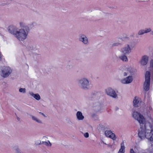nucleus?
I'll list each match as a JSON object with an SVG mask.
<instances>
[{
  "instance_id": "1",
  "label": "nucleus",
  "mask_w": 153,
  "mask_h": 153,
  "mask_svg": "<svg viewBox=\"0 0 153 153\" xmlns=\"http://www.w3.org/2000/svg\"><path fill=\"white\" fill-rule=\"evenodd\" d=\"M132 116L137 120L141 125L138 131V136L142 139L146 138L149 141H153V128L150 127L149 122L146 120L144 116L140 113L133 111L132 113Z\"/></svg>"
},
{
  "instance_id": "2",
  "label": "nucleus",
  "mask_w": 153,
  "mask_h": 153,
  "mask_svg": "<svg viewBox=\"0 0 153 153\" xmlns=\"http://www.w3.org/2000/svg\"><path fill=\"white\" fill-rule=\"evenodd\" d=\"M123 76H128L120 80V82L122 84H127L131 83L133 81V77L132 75L136 72V69L130 65L123 66L121 68Z\"/></svg>"
},
{
  "instance_id": "3",
  "label": "nucleus",
  "mask_w": 153,
  "mask_h": 153,
  "mask_svg": "<svg viewBox=\"0 0 153 153\" xmlns=\"http://www.w3.org/2000/svg\"><path fill=\"white\" fill-rule=\"evenodd\" d=\"M153 77V59H151L150 63L149 71H147L145 74V81L144 83L143 88L146 91L149 89L150 80Z\"/></svg>"
},
{
  "instance_id": "4",
  "label": "nucleus",
  "mask_w": 153,
  "mask_h": 153,
  "mask_svg": "<svg viewBox=\"0 0 153 153\" xmlns=\"http://www.w3.org/2000/svg\"><path fill=\"white\" fill-rule=\"evenodd\" d=\"M29 30L24 28L20 29L16 31L14 34V36L20 41H23L27 37Z\"/></svg>"
},
{
  "instance_id": "5",
  "label": "nucleus",
  "mask_w": 153,
  "mask_h": 153,
  "mask_svg": "<svg viewBox=\"0 0 153 153\" xmlns=\"http://www.w3.org/2000/svg\"><path fill=\"white\" fill-rule=\"evenodd\" d=\"M135 46V44L134 42H130L121 48L120 51L123 54H128L131 52Z\"/></svg>"
},
{
  "instance_id": "6",
  "label": "nucleus",
  "mask_w": 153,
  "mask_h": 153,
  "mask_svg": "<svg viewBox=\"0 0 153 153\" xmlns=\"http://www.w3.org/2000/svg\"><path fill=\"white\" fill-rule=\"evenodd\" d=\"M78 84L81 88L84 90H88L91 87L89 80L86 77H83L79 79Z\"/></svg>"
},
{
  "instance_id": "7",
  "label": "nucleus",
  "mask_w": 153,
  "mask_h": 153,
  "mask_svg": "<svg viewBox=\"0 0 153 153\" xmlns=\"http://www.w3.org/2000/svg\"><path fill=\"white\" fill-rule=\"evenodd\" d=\"M12 69L8 66H4L1 68L0 76L4 78L8 77L12 73Z\"/></svg>"
},
{
  "instance_id": "8",
  "label": "nucleus",
  "mask_w": 153,
  "mask_h": 153,
  "mask_svg": "<svg viewBox=\"0 0 153 153\" xmlns=\"http://www.w3.org/2000/svg\"><path fill=\"white\" fill-rule=\"evenodd\" d=\"M105 92L107 95L112 98L117 99L118 98L117 92L111 88L109 87L106 89Z\"/></svg>"
},
{
  "instance_id": "9",
  "label": "nucleus",
  "mask_w": 153,
  "mask_h": 153,
  "mask_svg": "<svg viewBox=\"0 0 153 153\" xmlns=\"http://www.w3.org/2000/svg\"><path fill=\"white\" fill-rule=\"evenodd\" d=\"M133 102V106L135 107L140 106L142 103L141 99L138 97H134Z\"/></svg>"
},
{
  "instance_id": "10",
  "label": "nucleus",
  "mask_w": 153,
  "mask_h": 153,
  "mask_svg": "<svg viewBox=\"0 0 153 153\" xmlns=\"http://www.w3.org/2000/svg\"><path fill=\"white\" fill-rule=\"evenodd\" d=\"M145 115L146 117L150 118L151 120L152 121V118L153 117V110L152 108L149 107L147 109L146 112L145 113Z\"/></svg>"
},
{
  "instance_id": "11",
  "label": "nucleus",
  "mask_w": 153,
  "mask_h": 153,
  "mask_svg": "<svg viewBox=\"0 0 153 153\" xmlns=\"http://www.w3.org/2000/svg\"><path fill=\"white\" fill-rule=\"evenodd\" d=\"M104 134L106 137L110 138L114 140H115L117 138L115 134L110 130L105 131Z\"/></svg>"
},
{
  "instance_id": "12",
  "label": "nucleus",
  "mask_w": 153,
  "mask_h": 153,
  "mask_svg": "<svg viewBox=\"0 0 153 153\" xmlns=\"http://www.w3.org/2000/svg\"><path fill=\"white\" fill-rule=\"evenodd\" d=\"M79 40L85 45L88 44V41L87 37L84 34H81L79 36Z\"/></svg>"
},
{
  "instance_id": "13",
  "label": "nucleus",
  "mask_w": 153,
  "mask_h": 153,
  "mask_svg": "<svg viewBox=\"0 0 153 153\" xmlns=\"http://www.w3.org/2000/svg\"><path fill=\"white\" fill-rule=\"evenodd\" d=\"M28 94L29 96L33 97L37 101L41 99L40 96L38 93L34 94L33 92L29 91Z\"/></svg>"
},
{
  "instance_id": "14",
  "label": "nucleus",
  "mask_w": 153,
  "mask_h": 153,
  "mask_svg": "<svg viewBox=\"0 0 153 153\" xmlns=\"http://www.w3.org/2000/svg\"><path fill=\"white\" fill-rule=\"evenodd\" d=\"M149 57L148 56L144 55L143 56L140 61V63L142 65H145L147 64L148 61Z\"/></svg>"
},
{
  "instance_id": "15",
  "label": "nucleus",
  "mask_w": 153,
  "mask_h": 153,
  "mask_svg": "<svg viewBox=\"0 0 153 153\" xmlns=\"http://www.w3.org/2000/svg\"><path fill=\"white\" fill-rule=\"evenodd\" d=\"M76 119L78 121H82L85 119V117L81 111H78L76 114Z\"/></svg>"
},
{
  "instance_id": "16",
  "label": "nucleus",
  "mask_w": 153,
  "mask_h": 153,
  "mask_svg": "<svg viewBox=\"0 0 153 153\" xmlns=\"http://www.w3.org/2000/svg\"><path fill=\"white\" fill-rule=\"evenodd\" d=\"M16 27L13 25H11L8 27L9 32L12 34H13L14 36V34L16 33Z\"/></svg>"
},
{
  "instance_id": "17",
  "label": "nucleus",
  "mask_w": 153,
  "mask_h": 153,
  "mask_svg": "<svg viewBox=\"0 0 153 153\" xmlns=\"http://www.w3.org/2000/svg\"><path fill=\"white\" fill-rule=\"evenodd\" d=\"M19 26L20 27L24 28L25 30L28 29L29 30V28L27 24L24 21H21L19 23Z\"/></svg>"
},
{
  "instance_id": "18",
  "label": "nucleus",
  "mask_w": 153,
  "mask_h": 153,
  "mask_svg": "<svg viewBox=\"0 0 153 153\" xmlns=\"http://www.w3.org/2000/svg\"><path fill=\"white\" fill-rule=\"evenodd\" d=\"M125 147L124 143L123 141L120 144V147L118 153H125Z\"/></svg>"
},
{
  "instance_id": "19",
  "label": "nucleus",
  "mask_w": 153,
  "mask_h": 153,
  "mask_svg": "<svg viewBox=\"0 0 153 153\" xmlns=\"http://www.w3.org/2000/svg\"><path fill=\"white\" fill-rule=\"evenodd\" d=\"M118 58L120 59L123 62H127L128 61V59L127 56L125 54H123L119 56Z\"/></svg>"
},
{
  "instance_id": "20",
  "label": "nucleus",
  "mask_w": 153,
  "mask_h": 153,
  "mask_svg": "<svg viewBox=\"0 0 153 153\" xmlns=\"http://www.w3.org/2000/svg\"><path fill=\"white\" fill-rule=\"evenodd\" d=\"M31 117L32 118L33 120L36 121V122L38 123H42V121L36 117L33 116H32Z\"/></svg>"
},
{
  "instance_id": "21",
  "label": "nucleus",
  "mask_w": 153,
  "mask_h": 153,
  "mask_svg": "<svg viewBox=\"0 0 153 153\" xmlns=\"http://www.w3.org/2000/svg\"><path fill=\"white\" fill-rule=\"evenodd\" d=\"M42 143L48 147H51L52 146V144L48 140L47 141H43Z\"/></svg>"
},
{
  "instance_id": "22",
  "label": "nucleus",
  "mask_w": 153,
  "mask_h": 153,
  "mask_svg": "<svg viewBox=\"0 0 153 153\" xmlns=\"http://www.w3.org/2000/svg\"><path fill=\"white\" fill-rule=\"evenodd\" d=\"M19 91L20 93L25 94L26 92V89L25 88H20L19 89Z\"/></svg>"
},
{
  "instance_id": "23",
  "label": "nucleus",
  "mask_w": 153,
  "mask_h": 153,
  "mask_svg": "<svg viewBox=\"0 0 153 153\" xmlns=\"http://www.w3.org/2000/svg\"><path fill=\"white\" fill-rule=\"evenodd\" d=\"M145 33L144 29H141L139 30L138 33L139 35H141Z\"/></svg>"
},
{
  "instance_id": "24",
  "label": "nucleus",
  "mask_w": 153,
  "mask_h": 153,
  "mask_svg": "<svg viewBox=\"0 0 153 153\" xmlns=\"http://www.w3.org/2000/svg\"><path fill=\"white\" fill-rule=\"evenodd\" d=\"M144 29L145 33H147L151 31V29L150 28H146Z\"/></svg>"
},
{
  "instance_id": "25",
  "label": "nucleus",
  "mask_w": 153,
  "mask_h": 153,
  "mask_svg": "<svg viewBox=\"0 0 153 153\" xmlns=\"http://www.w3.org/2000/svg\"><path fill=\"white\" fill-rule=\"evenodd\" d=\"M120 45V43L119 42H115L112 45L113 46H118Z\"/></svg>"
},
{
  "instance_id": "26",
  "label": "nucleus",
  "mask_w": 153,
  "mask_h": 153,
  "mask_svg": "<svg viewBox=\"0 0 153 153\" xmlns=\"http://www.w3.org/2000/svg\"><path fill=\"white\" fill-rule=\"evenodd\" d=\"M84 136L86 138H88L89 137V134L88 133L86 132L83 134Z\"/></svg>"
},
{
  "instance_id": "27",
  "label": "nucleus",
  "mask_w": 153,
  "mask_h": 153,
  "mask_svg": "<svg viewBox=\"0 0 153 153\" xmlns=\"http://www.w3.org/2000/svg\"><path fill=\"white\" fill-rule=\"evenodd\" d=\"M39 113L40 114H41L44 117H47V116L45 114H44L43 113H42L41 112H39Z\"/></svg>"
},
{
  "instance_id": "28",
  "label": "nucleus",
  "mask_w": 153,
  "mask_h": 153,
  "mask_svg": "<svg viewBox=\"0 0 153 153\" xmlns=\"http://www.w3.org/2000/svg\"><path fill=\"white\" fill-rule=\"evenodd\" d=\"M128 37L127 36H124L123 37V40L126 39H128Z\"/></svg>"
},
{
  "instance_id": "29",
  "label": "nucleus",
  "mask_w": 153,
  "mask_h": 153,
  "mask_svg": "<svg viewBox=\"0 0 153 153\" xmlns=\"http://www.w3.org/2000/svg\"><path fill=\"white\" fill-rule=\"evenodd\" d=\"M16 152H17V153H18L19 152V149L18 148H16Z\"/></svg>"
},
{
  "instance_id": "30",
  "label": "nucleus",
  "mask_w": 153,
  "mask_h": 153,
  "mask_svg": "<svg viewBox=\"0 0 153 153\" xmlns=\"http://www.w3.org/2000/svg\"><path fill=\"white\" fill-rule=\"evenodd\" d=\"M2 55L0 52V60L1 61L2 60Z\"/></svg>"
},
{
  "instance_id": "31",
  "label": "nucleus",
  "mask_w": 153,
  "mask_h": 153,
  "mask_svg": "<svg viewBox=\"0 0 153 153\" xmlns=\"http://www.w3.org/2000/svg\"><path fill=\"white\" fill-rule=\"evenodd\" d=\"M107 146L108 147H110L111 148H112V145H111L110 144H107Z\"/></svg>"
},
{
  "instance_id": "32",
  "label": "nucleus",
  "mask_w": 153,
  "mask_h": 153,
  "mask_svg": "<svg viewBox=\"0 0 153 153\" xmlns=\"http://www.w3.org/2000/svg\"><path fill=\"white\" fill-rule=\"evenodd\" d=\"M130 153H134L133 149H131L130 151Z\"/></svg>"
},
{
  "instance_id": "33",
  "label": "nucleus",
  "mask_w": 153,
  "mask_h": 153,
  "mask_svg": "<svg viewBox=\"0 0 153 153\" xmlns=\"http://www.w3.org/2000/svg\"><path fill=\"white\" fill-rule=\"evenodd\" d=\"M151 34L153 35V31H151Z\"/></svg>"
},
{
  "instance_id": "34",
  "label": "nucleus",
  "mask_w": 153,
  "mask_h": 153,
  "mask_svg": "<svg viewBox=\"0 0 153 153\" xmlns=\"http://www.w3.org/2000/svg\"><path fill=\"white\" fill-rule=\"evenodd\" d=\"M102 143L105 144L106 145H107V144H106L105 143H104V142L103 141H102Z\"/></svg>"
},
{
  "instance_id": "35",
  "label": "nucleus",
  "mask_w": 153,
  "mask_h": 153,
  "mask_svg": "<svg viewBox=\"0 0 153 153\" xmlns=\"http://www.w3.org/2000/svg\"><path fill=\"white\" fill-rule=\"evenodd\" d=\"M38 141H39V144H40V143L41 142V141L40 140H39Z\"/></svg>"
},
{
  "instance_id": "36",
  "label": "nucleus",
  "mask_w": 153,
  "mask_h": 153,
  "mask_svg": "<svg viewBox=\"0 0 153 153\" xmlns=\"http://www.w3.org/2000/svg\"><path fill=\"white\" fill-rule=\"evenodd\" d=\"M17 120H20V118H19V117H18L17 118Z\"/></svg>"
}]
</instances>
